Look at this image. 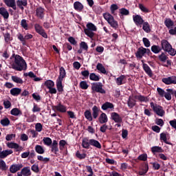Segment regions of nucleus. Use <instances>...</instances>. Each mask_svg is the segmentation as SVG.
Instances as JSON below:
<instances>
[{"label": "nucleus", "mask_w": 176, "mask_h": 176, "mask_svg": "<svg viewBox=\"0 0 176 176\" xmlns=\"http://www.w3.org/2000/svg\"><path fill=\"white\" fill-rule=\"evenodd\" d=\"M12 68L15 71H25L27 69V63L23 57L16 54L14 63L12 65Z\"/></svg>", "instance_id": "obj_1"}, {"label": "nucleus", "mask_w": 176, "mask_h": 176, "mask_svg": "<svg viewBox=\"0 0 176 176\" xmlns=\"http://www.w3.org/2000/svg\"><path fill=\"white\" fill-rule=\"evenodd\" d=\"M91 146H94L98 149H101V143L95 139H89V138H84L82 140V146L85 149H90Z\"/></svg>", "instance_id": "obj_2"}, {"label": "nucleus", "mask_w": 176, "mask_h": 176, "mask_svg": "<svg viewBox=\"0 0 176 176\" xmlns=\"http://www.w3.org/2000/svg\"><path fill=\"white\" fill-rule=\"evenodd\" d=\"M161 49L162 50H164V52L168 53L170 56H175L176 54L175 49L173 48V45H171L170 42L166 39H162L161 41Z\"/></svg>", "instance_id": "obj_3"}, {"label": "nucleus", "mask_w": 176, "mask_h": 176, "mask_svg": "<svg viewBox=\"0 0 176 176\" xmlns=\"http://www.w3.org/2000/svg\"><path fill=\"white\" fill-rule=\"evenodd\" d=\"M86 28H84V33L88 38L93 39L96 33L94 32L97 31V26L95 25L93 23L89 22L86 25Z\"/></svg>", "instance_id": "obj_4"}, {"label": "nucleus", "mask_w": 176, "mask_h": 176, "mask_svg": "<svg viewBox=\"0 0 176 176\" xmlns=\"http://www.w3.org/2000/svg\"><path fill=\"white\" fill-rule=\"evenodd\" d=\"M103 17L111 28H113V30H118L119 28V23H118V21L115 20L112 14L106 12L103 14Z\"/></svg>", "instance_id": "obj_5"}, {"label": "nucleus", "mask_w": 176, "mask_h": 176, "mask_svg": "<svg viewBox=\"0 0 176 176\" xmlns=\"http://www.w3.org/2000/svg\"><path fill=\"white\" fill-rule=\"evenodd\" d=\"M92 93H100V94H105L107 91L102 88V82H92L91 84Z\"/></svg>", "instance_id": "obj_6"}, {"label": "nucleus", "mask_w": 176, "mask_h": 176, "mask_svg": "<svg viewBox=\"0 0 176 176\" xmlns=\"http://www.w3.org/2000/svg\"><path fill=\"white\" fill-rule=\"evenodd\" d=\"M150 105L152 109L153 110V111L155 112V113H156V115H157L158 116H161L162 118V116H164L166 111H164V109H163V107L160 105L155 104L153 102H151L150 103Z\"/></svg>", "instance_id": "obj_7"}, {"label": "nucleus", "mask_w": 176, "mask_h": 176, "mask_svg": "<svg viewBox=\"0 0 176 176\" xmlns=\"http://www.w3.org/2000/svg\"><path fill=\"white\" fill-rule=\"evenodd\" d=\"M34 30L36 32H37V34H38L39 35H41L43 38L47 39V33L45 32V29H43V28L41 26V25H39L38 23H36L34 25Z\"/></svg>", "instance_id": "obj_8"}, {"label": "nucleus", "mask_w": 176, "mask_h": 176, "mask_svg": "<svg viewBox=\"0 0 176 176\" xmlns=\"http://www.w3.org/2000/svg\"><path fill=\"white\" fill-rule=\"evenodd\" d=\"M53 111H57L61 113H65L67 112V107L59 102L57 105L52 107Z\"/></svg>", "instance_id": "obj_9"}, {"label": "nucleus", "mask_w": 176, "mask_h": 176, "mask_svg": "<svg viewBox=\"0 0 176 176\" xmlns=\"http://www.w3.org/2000/svg\"><path fill=\"white\" fill-rule=\"evenodd\" d=\"M162 82L165 85H176V76H172L168 78H162Z\"/></svg>", "instance_id": "obj_10"}, {"label": "nucleus", "mask_w": 176, "mask_h": 176, "mask_svg": "<svg viewBox=\"0 0 176 176\" xmlns=\"http://www.w3.org/2000/svg\"><path fill=\"white\" fill-rule=\"evenodd\" d=\"M133 22L136 25H142L144 24V19L140 14L133 15Z\"/></svg>", "instance_id": "obj_11"}, {"label": "nucleus", "mask_w": 176, "mask_h": 176, "mask_svg": "<svg viewBox=\"0 0 176 176\" xmlns=\"http://www.w3.org/2000/svg\"><path fill=\"white\" fill-rule=\"evenodd\" d=\"M111 118L112 120H113L116 123H122V122H123V119L122 118L120 115H119V113L116 112L111 113Z\"/></svg>", "instance_id": "obj_12"}, {"label": "nucleus", "mask_w": 176, "mask_h": 176, "mask_svg": "<svg viewBox=\"0 0 176 176\" xmlns=\"http://www.w3.org/2000/svg\"><path fill=\"white\" fill-rule=\"evenodd\" d=\"M22 167H23V164H12L10 167V171L12 174H14L15 173H17V171H20Z\"/></svg>", "instance_id": "obj_13"}, {"label": "nucleus", "mask_w": 176, "mask_h": 176, "mask_svg": "<svg viewBox=\"0 0 176 176\" xmlns=\"http://www.w3.org/2000/svg\"><path fill=\"white\" fill-rule=\"evenodd\" d=\"M51 148V152L54 153V155H57V153L59 152L58 149V142L57 140H53L52 144L50 146Z\"/></svg>", "instance_id": "obj_14"}, {"label": "nucleus", "mask_w": 176, "mask_h": 176, "mask_svg": "<svg viewBox=\"0 0 176 176\" xmlns=\"http://www.w3.org/2000/svg\"><path fill=\"white\" fill-rule=\"evenodd\" d=\"M126 78L125 75H120V76L118 77L116 79V83L118 86H122V85L126 84Z\"/></svg>", "instance_id": "obj_15"}, {"label": "nucleus", "mask_w": 176, "mask_h": 176, "mask_svg": "<svg viewBox=\"0 0 176 176\" xmlns=\"http://www.w3.org/2000/svg\"><path fill=\"white\" fill-rule=\"evenodd\" d=\"M36 16L41 19V20L43 19L45 17V8L42 7H38L36 9Z\"/></svg>", "instance_id": "obj_16"}, {"label": "nucleus", "mask_w": 176, "mask_h": 176, "mask_svg": "<svg viewBox=\"0 0 176 176\" xmlns=\"http://www.w3.org/2000/svg\"><path fill=\"white\" fill-rule=\"evenodd\" d=\"M167 92H165L164 97H165L166 100H168V101L171 100V96H175L176 90H174L173 89H167Z\"/></svg>", "instance_id": "obj_17"}, {"label": "nucleus", "mask_w": 176, "mask_h": 176, "mask_svg": "<svg viewBox=\"0 0 176 176\" xmlns=\"http://www.w3.org/2000/svg\"><path fill=\"white\" fill-rule=\"evenodd\" d=\"M136 58H142L145 56V47H140L137 52L135 53Z\"/></svg>", "instance_id": "obj_18"}, {"label": "nucleus", "mask_w": 176, "mask_h": 176, "mask_svg": "<svg viewBox=\"0 0 176 176\" xmlns=\"http://www.w3.org/2000/svg\"><path fill=\"white\" fill-rule=\"evenodd\" d=\"M149 170V166L148 165V163H144L142 167L140 168L139 170V175L144 176L148 173V170Z\"/></svg>", "instance_id": "obj_19"}, {"label": "nucleus", "mask_w": 176, "mask_h": 176, "mask_svg": "<svg viewBox=\"0 0 176 176\" xmlns=\"http://www.w3.org/2000/svg\"><path fill=\"white\" fill-rule=\"evenodd\" d=\"M3 2L8 8H12L14 10H17L16 0H3Z\"/></svg>", "instance_id": "obj_20"}, {"label": "nucleus", "mask_w": 176, "mask_h": 176, "mask_svg": "<svg viewBox=\"0 0 176 176\" xmlns=\"http://www.w3.org/2000/svg\"><path fill=\"white\" fill-rule=\"evenodd\" d=\"M142 63H143L142 67L144 72H146V74L150 76V78H152L153 74L152 73V69H151L149 65H148L146 63H144V60H142Z\"/></svg>", "instance_id": "obj_21"}, {"label": "nucleus", "mask_w": 176, "mask_h": 176, "mask_svg": "<svg viewBox=\"0 0 176 176\" xmlns=\"http://www.w3.org/2000/svg\"><path fill=\"white\" fill-rule=\"evenodd\" d=\"M100 112H102L101 111V109H100V107L96 105L92 107V117L94 118V119H97L98 118Z\"/></svg>", "instance_id": "obj_22"}, {"label": "nucleus", "mask_w": 176, "mask_h": 176, "mask_svg": "<svg viewBox=\"0 0 176 176\" xmlns=\"http://www.w3.org/2000/svg\"><path fill=\"white\" fill-rule=\"evenodd\" d=\"M7 146L8 148H10L11 149H17L16 152H20V151H21L22 149V148L20 147V145H19V144L12 142H8L7 144Z\"/></svg>", "instance_id": "obj_23"}, {"label": "nucleus", "mask_w": 176, "mask_h": 176, "mask_svg": "<svg viewBox=\"0 0 176 176\" xmlns=\"http://www.w3.org/2000/svg\"><path fill=\"white\" fill-rule=\"evenodd\" d=\"M67 76V73L65 72V69L63 67H60L59 69V76L56 80H64V78Z\"/></svg>", "instance_id": "obj_24"}, {"label": "nucleus", "mask_w": 176, "mask_h": 176, "mask_svg": "<svg viewBox=\"0 0 176 176\" xmlns=\"http://www.w3.org/2000/svg\"><path fill=\"white\" fill-rule=\"evenodd\" d=\"M98 121L100 123V124H104L105 123L108 122V116L105 113H102L99 118Z\"/></svg>", "instance_id": "obj_25"}, {"label": "nucleus", "mask_w": 176, "mask_h": 176, "mask_svg": "<svg viewBox=\"0 0 176 176\" xmlns=\"http://www.w3.org/2000/svg\"><path fill=\"white\" fill-rule=\"evenodd\" d=\"M101 108L102 111H107V109H113L115 106L113 105V103L106 102L102 105Z\"/></svg>", "instance_id": "obj_26"}, {"label": "nucleus", "mask_w": 176, "mask_h": 176, "mask_svg": "<svg viewBox=\"0 0 176 176\" xmlns=\"http://www.w3.org/2000/svg\"><path fill=\"white\" fill-rule=\"evenodd\" d=\"M74 8L75 10H77V12H82L85 6H83V4H82L80 1H75L74 3Z\"/></svg>", "instance_id": "obj_27"}, {"label": "nucleus", "mask_w": 176, "mask_h": 176, "mask_svg": "<svg viewBox=\"0 0 176 176\" xmlns=\"http://www.w3.org/2000/svg\"><path fill=\"white\" fill-rule=\"evenodd\" d=\"M16 5L21 10H24L23 6H27L28 5V3L27 2V0H17L16 1Z\"/></svg>", "instance_id": "obj_28"}, {"label": "nucleus", "mask_w": 176, "mask_h": 176, "mask_svg": "<svg viewBox=\"0 0 176 176\" xmlns=\"http://www.w3.org/2000/svg\"><path fill=\"white\" fill-rule=\"evenodd\" d=\"M10 95L14 96V97H17L19 94H21V89L14 87L10 89Z\"/></svg>", "instance_id": "obj_29"}, {"label": "nucleus", "mask_w": 176, "mask_h": 176, "mask_svg": "<svg viewBox=\"0 0 176 176\" xmlns=\"http://www.w3.org/2000/svg\"><path fill=\"white\" fill-rule=\"evenodd\" d=\"M151 152L153 155H155L156 153H163L164 150L159 146H154L151 147Z\"/></svg>", "instance_id": "obj_30"}, {"label": "nucleus", "mask_w": 176, "mask_h": 176, "mask_svg": "<svg viewBox=\"0 0 176 176\" xmlns=\"http://www.w3.org/2000/svg\"><path fill=\"white\" fill-rule=\"evenodd\" d=\"M12 153H13V150L1 151L0 153V159H5L8 157L9 155H12Z\"/></svg>", "instance_id": "obj_31"}, {"label": "nucleus", "mask_w": 176, "mask_h": 176, "mask_svg": "<svg viewBox=\"0 0 176 176\" xmlns=\"http://www.w3.org/2000/svg\"><path fill=\"white\" fill-rule=\"evenodd\" d=\"M0 14L3 17V19H9V12L6 8L1 7L0 8Z\"/></svg>", "instance_id": "obj_32"}, {"label": "nucleus", "mask_w": 176, "mask_h": 176, "mask_svg": "<svg viewBox=\"0 0 176 176\" xmlns=\"http://www.w3.org/2000/svg\"><path fill=\"white\" fill-rule=\"evenodd\" d=\"M127 104L129 108H130V109L134 108V107H135L136 104V101L132 98V96H129L128 101H127Z\"/></svg>", "instance_id": "obj_33"}, {"label": "nucleus", "mask_w": 176, "mask_h": 176, "mask_svg": "<svg viewBox=\"0 0 176 176\" xmlns=\"http://www.w3.org/2000/svg\"><path fill=\"white\" fill-rule=\"evenodd\" d=\"M151 50L154 54H159L160 52H162V47L156 45H153L151 46Z\"/></svg>", "instance_id": "obj_34"}, {"label": "nucleus", "mask_w": 176, "mask_h": 176, "mask_svg": "<svg viewBox=\"0 0 176 176\" xmlns=\"http://www.w3.org/2000/svg\"><path fill=\"white\" fill-rule=\"evenodd\" d=\"M84 116L87 120L89 122H93V114H91V111H90V110H86L84 113Z\"/></svg>", "instance_id": "obj_35"}, {"label": "nucleus", "mask_w": 176, "mask_h": 176, "mask_svg": "<svg viewBox=\"0 0 176 176\" xmlns=\"http://www.w3.org/2000/svg\"><path fill=\"white\" fill-rule=\"evenodd\" d=\"M120 19H123L124 16H129L130 14V11H129V10L122 8L120 9Z\"/></svg>", "instance_id": "obj_36"}, {"label": "nucleus", "mask_w": 176, "mask_h": 176, "mask_svg": "<svg viewBox=\"0 0 176 176\" xmlns=\"http://www.w3.org/2000/svg\"><path fill=\"white\" fill-rule=\"evenodd\" d=\"M56 89L59 93H63L64 91V88L63 87V81L56 80Z\"/></svg>", "instance_id": "obj_37"}, {"label": "nucleus", "mask_w": 176, "mask_h": 176, "mask_svg": "<svg viewBox=\"0 0 176 176\" xmlns=\"http://www.w3.org/2000/svg\"><path fill=\"white\" fill-rule=\"evenodd\" d=\"M143 26L142 30L147 34H149L151 32V25H149V23L148 22H143Z\"/></svg>", "instance_id": "obj_38"}, {"label": "nucleus", "mask_w": 176, "mask_h": 176, "mask_svg": "<svg viewBox=\"0 0 176 176\" xmlns=\"http://www.w3.org/2000/svg\"><path fill=\"white\" fill-rule=\"evenodd\" d=\"M11 115H13V116H19V115H23V112L21 110L17 109V108H14L10 111Z\"/></svg>", "instance_id": "obj_39"}, {"label": "nucleus", "mask_w": 176, "mask_h": 176, "mask_svg": "<svg viewBox=\"0 0 176 176\" xmlns=\"http://www.w3.org/2000/svg\"><path fill=\"white\" fill-rule=\"evenodd\" d=\"M160 140L161 141H164L165 144L167 145H171V142L167 141V135L165 133H160Z\"/></svg>", "instance_id": "obj_40"}, {"label": "nucleus", "mask_w": 176, "mask_h": 176, "mask_svg": "<svg viewBox=\"0 0 176 176\" xmlns=\"http://www.w3.org/2000/svg\"><path fill=\"white\" fill-rule=\"evenodd\" d=\"M96 69H98V71H100V72H101V74H107V69H105V67L101 63L97 64Z\"/></svg>", "instance_id": "obj_41"}, {"label": "nucleus", "mask_w": 176, "mask_h": 176, "mask_svg": "<svg viewBox=\"0 0 176 176\" xmlns=\"http://www.w3.org/2000/svg\"><path fill=\"white\" fill-rule=\"evenodd\" d=\"M11 79L14 83H19V85H23V79L17 76H12Z\"/></svg>", "instance_id": "obj_42"}, {"label": "nucleus", "mask_w": 176, "mask_h": 176, "mask_svg": "<svg viewBox=\"0 0 176 176\" xmlns=\"http://www.w3.org/2000/svg\"><path fill=\"white\" fill-rule=\"evenodd\" d=\"M23 176H30L31 175V169L30 168V166H26L22 168L21 170Z\"/></svg>", "instance_id": "obj_43"}, {"label": "nucleus", "mask_w": 176, "mask_h": 176, "mask_svg": "<svg viewBox=\"0 0 176 176\" xmlns=\"http://www.w3.org/2000/svg\"><path fill=\"white\" fill-rule=\"evenodd\" d=\"M91 8H92V10H94V12H95L96 14H101V13H102V8H101V7L100 6H94Z\"/></svg>", "instance_id": "obj_44"}, {"label": "nucleus", "mask_w": 176, "mask_h": 176, "mask_svg": "<svg viewBox=\"0 0 176 176\" xmlns=\"http://www.w3.org/2000/svg\"><path fill=\"white\" fill-rule=\"evenodd\" d=\"M65 145H68V143L65 140H61L59 141V149L60 151H63L65 149Z\"/></svg>", "instance_id": "obj_45"}, {"label": "nucleus", "mask_w": 176, "mask_h": 176, "mask_svg": "<svg viewBox=\"0 0 176 176\" xmlns=\"http://www.w3.org/2000/svg\"><path fill=\"white\" fill-rule=\"evenodd\" d=\"M21 26L22 27V28H23V30H25V31H27V30H28L29 28L28 21H27L26 19H22L21 21Z\"/></svg>", "instance_id": "obj_46"}, {"label": "nucleus", "mask_w": 176, "mask_h": 176, "mask_svg": "<svg viewBox=\"0 0 176 176\" xmlns=\"http://www.w3.org/2000/svg\"><path fill=\"white\" fill-rule=\"evenodd\" d=\"M44 86H46L47 89H51V87H54V82L52 80H47L44 82Z\"/></svg>", "instance_id": "obj_47"}, {"label": "nucleus", "mask_w": 176, "mask_h": 176, "mask_svg": "<svg viewBox=\"0 0 176 176\" xmlns=\"http://www.w3.org/2000/svg\"><path fill=\"white\" fill-rule=\"evenodd\" d=\"M89 79L94 82H98V80H100V76H97L95 73H91L89 75Z\"/></svg>", "instance_id": "obj_48"}, {"label": "nucleus", "mask_w": 176, "mask_h": 176, "mask_svg": "<svg viewBox=\"0 0 176 176\" xmlns=\"http://www.w3.org/2000/svg\"><path fill=\"white\" fill-rule=\"evenodd\" d=\"M158 58L162 61V63H166V61L168 60V56H166L164 52H162L160 55L158 56Z\"/></svg>", "instance_id": "obj_49"}, {"label": "nucleus", "mask_w": 176, "mask_h": 176, "mask_svg": "<svg viewBox=\"0 0 176 176\" xmlns=\"http://www.w3.org/2000/svg\"><path fill=\"white\" fill-rule=\"evenodd\" d=\"M35 151L39 155H43V153H45V149H43V147H42L41 145H36L35 146Z\"/></svg>", "instance_id": "obj_50"}, {"label": "nucleus", "mask_w": 176, "mask_h": 176, "mask_svg": "<svg viewBox=\"0 0 176 176\" xmlns=\"http://www.w3.org/2000/svg\"><path fill=\"white\" fill-rule=\"evenodd\" d=\"M138 6L139 9H140L141 12L143 13H149L151 12V10H149V9L145 7V6H144L142 3H139Z\"/></svg>", "instance_id": "obj_51"}, {"label": "nucleus", "mask_w": 176, "mask_h": 176, "mask_svg": "<svg viewBox=\"0 0 176 176\" xmlns=\"http://www.w3.org/2000/svg\"><path fill=\"white\" fill-rule=\"evenodd\" d=\"M80 49L87 52V50H89V45H87V43L85 41H81L80 43Z\"/></svg>", "instance_id": "obj_52"}, {"label": "nucleus", "mask_w": 176, "mask_h": 176, "mask_svg": "<svg viewBox=\"0 0 176 176\" xmlns=\"http://www.w3.org/2000/svg\"><path fill=\"white\" fill-rule=\"evenodd\" d=\"M43 141L47 146H50V145H52L53 144V141L52 140V138H44L43 139Z\"/></svg>", "instance_id": "obj_53"}, {"label": "nucleus", "mask_w": 176, "mask_h": 176, "mask_svg": "<svg viewBox=\"0 0 176 176\" xmlns=\"http://www.w3.org/2000/svg\"><path fill=\"white\" fill-rule=\"evenodd\" d=\"M0 170H2V171H6L8 170L6 162L3 160H0Z\"/></svg>", "instance_id": "obj_54"}, {"label": "nucleus", "mask_w": 176, "mask_h": 176, "mask_svg": "<svg viewBox=\"0 0 176 176\" xmlns=\"http://www.w3.org/2000/svg\"><path fill=\"white\" fill-rule=\"evenodd\" d=\"M134 98L135 100H138L139 101H140V102H146V98L142 95H135L134 96Z\"/></svg>", "instance_id": "obj_55"}, {"label": "nucleus", "mask_w": 176, "mask_h": 176, "mask_svg": "<svg viewBox=\"0 0 176 176\" xmlns=\"http://www.w3.org/2000/svg\"><path fill=\"white\" fill-rule=\"evenodd\" d=\"M0 123L2 124V126H9L10 124V120H9V118H6L3 120H1Z\"/></svg>", "instance_id": "obj_56"}, {"label": "nucleus", "mask_w": 176, "mask_h": 176, "mask_svg": "<svg viewBox=\"0 0 176 176\" xmlns=\"http://www.w3.org/2000/svg\"><path fill=\"white\" fill-rule=\"evenodd\" d=\"M164 24L167 28H170V27H173V25H174V21L170 19H168L164 21Z\"/></svg>", "instance_id": "obj_57"}, {"label": "nucleus", "mask_w": 176, "mask_h": 176, "mask_svg": "<svg viewBox=\"0 0 176 176\" xmlns=\"http://www.w3.org/2000/svg\"><path fill=\"white\" fill-rule=\"evenodd\" d=\"M80 87L82 90H87L89 89V85H87V82L86 81H81L80 82Z\"/></svg>", "instance_id": "obj_58"}, {"label": "nucleus", "mask_w": 176, "mask_h": 176, "mask_svg": "<svg viewBox=\"0 0 176 176\" xmlns=\"http://www.w3.org/2000/svg\"><path fill=\"white\" fill-rule=\"evenodd\" d=\"M67 41L69 42L70 45H73V46H76L78 45V41H76L75 38L72 36L68 37Z\"/></svg>", "instance_id": "obj_59"}, {"label": "nucleus", "mask_w": 176, "mask_h": 176, "mask_svg": "<svg viewBox=\"0 0 176 176\" xmlns=\"http://www.w3.org/2000/svg\"><path fill=\"white\" fill-rule=\"evenodd\" d=\"M18 39L20 40V41L22 43V45L23 46L27 45V41H25V36L24 37V36H23L21 34H19L18 35Z\"/></svg>", "instance_id": "obj_60"}, {"label": "nucleus", "mask_w": 176, "mask_h": 176, "mask_svg": "<svg viewBox=\"0 0 176 176\" xmlns=\"http://www.w3.org/2000/svg\"><path fill=\"white\" fill-rule=\"evenodd\" d=\"M138 159L142 162H146L148 160V155L146 153L141 154L138 156Z\"/></svg>", "instance_id": "obj_61"}, {"label": "nucleus", "mask_w": 176, "mask_h": 176, "mask_svg": "<svg viewBox=\"0 0 176 176\" xmlns=\"http://www.w3.org/2000/svg\"><path fill=\"white\" fill-rule=\"evenodd\" d=\"M76 156L78 157V159H80V160H82V159H85L86 158V153H82L80 154V152L78 151L76 153Z\"/></svg>", "instance_id": "obj_62"}, {"label": "nucleus", "mask_w": 176, "mask_h": 176, "mask_svg": "<svg viewBox=\"0 0 176 176\" xmlns=\"http://www.w3.org/2000/svg\"><path fill=\"white\" fill-rule=\"evenodd\" d=\"M157 91L160 96L164 97V94H166V91L163 89H162L160 87H157Z\"/></svg>", "instance_id": "obj_63"}, {"label": "nucleus", "mask_w": 176, "mask_h": 176, "mask_svg": "<svg viewBox=\"0 0 176 176\" xmlns=\"http://www.w3.org/2000/svg\"><path fill=\"white\" fill-rule=\"evenodd\" d=\"M142 41L145 47H149L151 46V41H149V39L144 37Z\"/></svg>", "instance_id": "obj_64"}]
</instances>
